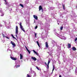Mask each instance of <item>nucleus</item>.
I'll use <instances>...</instances> for the list:
<instances>
[{
    "mask_svg": "<svg viewBox=\"0 0 77 77\" xmlns=\"http://www.w3.org/2000/svg\"><path fill=\"white\" fill-rule=\"evenodd\" d=\"M22 24V23H21V22H20V29H21L22 31H23V32H25V30H24V29L23 28V26H22V25H21Z\"/></svg>",
    "mask_w": 77,
    "mask_h": 77,
    "instance_id": "obj_1",
    "label": "nucleus"
},
{
    "mask_svg": "<svg viewBox=\"0 0 77 77\" xmlns=\"http://www.w3.org/2000/svg\"><path fill=\"white\" fill-rule=\"evenodd\" d=\"M11 44L13 46V48H14L15 47H16V44H15V43L14 42L11 41Z\"/></svg>",
    "mask_w": 77,
    "mask_h": 77,
    "instance_id": "obj_2",
    "label": "nucleus"
},
{
    "mask_svg": "<svg viewBox=\"0 0 77 77\" xmlns=\"http://www.w3.org/2000/svg\"><path fill=\"white\" fill-rule=\"evenodd\" d=\"M18 33V26H16V34Z\"/></svg>",
    "mask_w": 77,
    "mask_h": 77,
    "instance_id": "obj_3",
    "label": "nucleus"
},
{
    "mask_svg": "<svg viewBox=\"0 0 77 77\" xmlns=\"http://www.w3.org/2000/svg\"><path fill=\"white\" fill-rule=\"evenodd\" d=\"M39 11H40L41 10H42V12H43V9H42V6L41 5L39 7Z\"/></svg>",
    "mask_w": 77,
    "mask_h": 77,
    "instance_id": "obj_4",
    "label": "nucleus"
},
{
    "mask_svg": "<svg viewBox=\"0 0 77 77\" xmlns=\"http://www.w3.org/2000/svg\"><path fill=\"white\" fill-rule=\"evenodd\" d=\"M10 57L11 59H12V60H16L17 59L16 57Z\"/></svg>",
    "mask_w": 77,
    "mask_h": 77,
    "instance_id": "obj_5",
    "label": "nucleus"
},
{
    "mask_svg": "<svg viewBox=\"0 0 77 77\" xmlns=\"http://www.w3.org/2000/svg\"><path fill=\"white\" fill-rule=\"evenodd\" d=\"M33 17L35 19L37 20H38V16L35 15H33Z\"/></svg>",
    "mask_w": 77,
    "mask_h": 77,
    "instance_id": "obj_6",
    "label": "nucleus"
},
{
    "mask_svg": "<svg viewBox=\"0 0 77 77\" xmlns=\"http://www.w3.org/2000/svg\"><path fill=\"white\" fill-rule=\"evenodd\" d=\"M31 59H32V60H34V61H35V60H36V58L35 57H31Z\"/></svg>",
    "mask_w": 77,
    "mask_h": 77,
    "instance_id": "obj_7",
    "label": "nucleus"
},
{
    "mask_svg": "<svg viewBox=\"0 0 77 77\" xmlns=\"http://www.w3.org/2000/svg\"><path fill=\"white\" fill-rule=\"evenodd\" d=\"M33 51L34 53H35V54H36V55H37V56H39V53H38V52H36L35 51V50H33Z\"/></svg>",
    "mask_w": 77,
    "mask_h": 77,
    "instance_id": "obj_8",
    "label": "nucleus"
},
{
    "mask_svg": "<svg viewBox=\"0 0 77 77\" xmlns=\"http://www.w3.org/2000/svg\"><path fill=\"white\" fill-rule=\"evenodd\" d=\"M68 48H71V44L69 43H68Z\"/></svg>",
    "mask_w": 77,
    "mask_h": 77,
    "instance_id": "obj_9",
    "label": "nucleus"
},
{
    "mask_svg": "<svg viewBox=\"0 0 77 77\" xmlns=\"http://www.w3.org/2000/svg\"><path fill=\"white\" fill-rule=\"evenodd\" d=\"M45 46L46 48H48V42H46Z\"/></svg>",
    "mask_w": 77,
    "mask_h": 77,
    "instance_id": "obj_10",
    "label": "nucleus"
},
{
    "mask_svg": "<svg viewBox=\"0 0 77 77\" xmlns=\"http://www.w3.org/2000/svg\"><path fill=\"white\" fill-rule=\"evenodd\" d=\"M72 49L74 50V51H75L76 50V48L75 47H73L72 48Z\"/></svg>",
    "mask_w": 77,
    "mask_h": 77,
    "instance_id": "obj_11",
    "label": "nucleus"
},
{
    "mask_svg": "<svg viewBox=\"0 0 77 77\" xmlns=\"http://www.w3.org/2000/svg\"><path fill=\"white\" fill-rule=\"evenodd\" d=\"M20 59H22L23 58V55H22V54H20Z\"/></svg>",
    "mask_w": 77,
    "mask_h": 77,
    "instance_id": "obj_12",
    "label": "nucleus"
},
{
    "mask_svg": "<svg viewBox=\"0 0 77 77\" xmlns=\"http://www.w3.org/2000/svg\"><path fill=\"white\" fill-rule=\"evenodd\" d=\"M62 5H63V9H64L65 10V5H63V4H62Z\"/></svg>",
    "mask_w": 77,
    "mask_h": 77,
    "instance_id": "obj_13",
    "label": "nucleus"
},
{
    "mask_svg": "<svg viewBox=\"0 0 77 77\" xmlns=\"http://www.w3.org/2000/svg\"><path fill=\"white\" fill-rule=\"evenodd\" d=\"M36 42L39 47H40V45H39V42H38V41H37Z\"/></svg>",
    "mask_w": 77,
    "mask_h": 77,
    "instance_id": "obj_14",
    "label": "nucleus"
},
{
    "mask_svg": "<svg viewBox=\"0 0 77 77\" xmlns=\"http://www.w3.org/2000/svg\"><path fill=\"white\" fill-rule=\"evenodd\" d=\"M20 6H21V7H22V8H24V6H23V4H20Z\"/></svg>",
    "mask_w": 77,
    "mask_h": 77,
    "instance_id": "obj_15",
    "label": "nucleus"
},
{
    "mask_svg": "<svg viewBox=\"0 0 77 77\" xmlns=\"http://www.w3.org/2000/svg\"><path fill=\"white\" fill-rule=\"evenodd\" d=\"M50 61H50V60H48V62L47 65H49V63H50Z\"/></svg>",
    "mask_w": 77,
    "mask_h": 77,
    "instance_id": "obj_16",
    "label": "nucleus"
},
{
    "mask_svg": "<svg viewBox=\"0 0 77 77\" xmlns=\"http://www.w3.org/2000/svg\"><path fill=\"white\" fill-rule=\"evenodd\" d=\"M11 36L14 39H16L15 37H14V35H13L12 34H11Z\"/></svg>",
    "mask_w": 77,
    "mask_h": 77,
    "instance_id": "obj_17",
    "label": "nucleus"
},
{
    "mask_svg": "<svg viewBox=\"0 0 77 77\" xmlns=\"http://www.w3.org/2000/svg\"><path fill=\"white\" fill-rule=\"evenodd\" d=\"M47 69H49V65L47 64Z\"/></svg>",
    "mask_w": 77,
    "mask_h": 77,
    "instance_id": "obj_18",
    "label": "nucleus"
},
{
    "mask_svg": "<svg viewBox=\"0 0 77 77\" xmlns=\"http://www.w3.org/2000/svg\"><path fill=\"white\" fill-rule=\"evenodd\" d=\"M53 69H52V72H53V71H54V66H53Z\"/></svg>",
    "mask_w": 77,
    "mask_h": 77,
    "instance_id": "obj_19",
    "label": "nucleus"
},
{
    "mask_svg": "<svg viewBox=\"0 0 77 77\" xmlns=\"http://www.w3.org/2000/svg\"><path fill=\"white\" fill-rule=\"evenodd\" d=\"M27 51L28 52L29 54H30V51L28 49L27 50Z\"/></svg>",
    "mask_w": 77,
    "mask_h": 77,
    "instance_id": "obj_20",
    "label": "nucleus"
},
{
    "mask_svg": "<svg viewBox=\"0 0 77 77\" xmlns=\"http://www.w3.org/2000/svg\"><path fill=\"white\" fill-rule=\"evenodd\" d=\"M60 29L61 30H63V26H61V27H60Z\"/></svg>",
    "mask_w": 77,
    "mask_h": 77,
    "instance_id": "obj_21",
    "label": "nucleus"
},
{
    "mask_svg": "<svg viewBox=\"0 0 77 77\" xmlns=\"http://www.w3.org/2000/svg\"><path fill=\"white\" fill-rule=\"evenodd\" d=\"M4 15V14L3 13L1 15V17H3V16Z\"/></svg>",
    "mask_w": 77,
    "mask_h": 77,
    "instance_id": "obj_22",
    "label": "nucleus"
},
{
    "mask_svg": "<svg viewBox=\"0 0 77 77\" xmlns=\"http://www.w3.org/2000/svg\"><path fill=\"white\" fill-rule=\"evenodd\" d=\"M2 36H3V38H5V37H6L5 36V35H4V34H3V33H2Z\"/></svg>",
    "mask_w": 77,
    "mask_h": 77,
    "instance_id": "obj_23",
    "label": "nucleus"
},
{
    "mask_svg": "<svg viewBox=\"0 0 77 77\" xmlns=\"http://www.w3.org/2000/svg\"><path fill=\"white\" fill-rule=\"evenodd\" d=\"M20 65H17V67H16V68H18V67H20Z\"/></svg>",
    "mask_w": 77,
    "mask_h": 77,
    "instance_id": "obj_24",
    "label": "nucleus"
},
{
    "mask_svg": "<svg viewBox=\"0 0 77 77\" xmlns=\"http://www.w3.org/2000/svg\"><path fill=\"white\" fill-rule=\"evenodd\" d=\"M6 38H7V39H9V38L8 37L5 36V37Z\"/></svg>",
    "mask_w": 77,
    "mask_h": 77,
    "instance_id": "obj_25",
    "label": "nucleus"
},
{
    "mask_svg": "<svg viewBox=\"0 0 77 77\" xmlns=\"http://www.w3.org/2000/svg\"><path fill=\"white\" fill-rule=\"evenodd\" d=\"M37 28H38V26H36L35 27V29H37Z\"/></svg>",
    "mask_w": 77,
    "mask_h": 77,
    "instance_id": "obj_26",
    "label": "nucleus"
},
{
    "mask_svg": "<svg viewBox=\"0 0 77 77\" xmlns=\"http://www.w3.org/2000/svg\"><path fill=\"white\" fill-rule=\"evenodd\" d=\"M25 48H26V50H28V48H27V47H26V46H25Z\"/></svg>",
    "mask_w": 77,
    "mask_h": 77,
    "instance_id": "obj_27",
    "label": "nucleus"
},
{
    "mask_svg": "<svg viewBox=\"0 0 77 77\" xmlns=\"http://www.w3.org/2000/svg\"><path fill=\"white\" fill-rule=\"evenodd\" d=\"M77 40V38H76L75 39V41H76Z\"/></svg>",
    "mask_w": 77,
    "mask_h": 77,
    "instance_id": "obj_28",
    "label": "nucleus"
},
{
    "mask_svg": "<svg viewBox=\"0 0 77 77\" xmlns=\"http://www.w3.org/2000/svg\"><path fill=\"white\" fill-rule=\"evenodd\" d=\"M36 35H37V34H36V33H35V38H36Z\"/></svg>",
    "mask_w": 77,
    "mask_h": 77,
    "instance_id": "obj_29",
    "label": "nucleus"
},
{
    "mask_svg": "<svg viewBox=\"0 0 77 77\" xmlns=\"http://www.w3.org/2000/svg\"><path fill=\"white\" fill-rule=\"evenodd\" d=\"M36 68L38 69V70H39V69L38 67H36Z\"/></svg>",
    "mask_w": 77,
    "mask_h": 77,
    "instance_id": "obj_30",
    "label": "nucleus"
},
{
    "mask_svg": "<svg viewBox=\"0 0 77 77\" xmlns=\"http://www.w3.org/2000/svg\"><path fill=\"white\" fill-rule=\"evenodd\" d=\"M45 65H47V63H46V62H45Z\"/></svg>",
    "mask_w": 77,
    "mask_h": 77,
    "instance_id": "obj_31",
    "label": "nucleus"
},
{
    "mask_svg": "<svg viewBox=\"0 0 77 77\" xmlns=\"http://www.w3.org/2000/svg\"><path fill=\"white\" fill-rule=\"evenodd\" d=\"M5 5H8V2H5Z\"/></svg>",
    "mask_w": 77,
    "mask_h": 77,
    "instance_id": "obj_32",
    "label": "nucleus"
},
{
    "mask_svg": "<svg viewBox=\"0 0 77 77\" xmlns=\"http://www.w3.org/2000/svg\"><path fill=\"white\" fill-rule=\"evenodd\" d=\"M5 3H6V2H7L6 0H5Z\"/></svg>",
    "mask_w": 77,
    "mask_h": 77,
    "instance_id": "obj_33",
    "label": "nucleus"
},
{
    "mask_svg": "<svg viewBox=\"0 0 77 77\" xmlns=\"http://www.w3.org/2000/svg\"><path fill=\"white\" fill-rule=\"evenodd\" d=\"M59 77H62L61 76V75H60Z\"/></svg>",
    "mask_w": 77,
    "mask_h": 77,
    "instance_id": "obj_34",
    "label": "nucleus"
},
{
    "mask_svg": "<svg viewBox=\"0 0 77 77\" xmlns=\"http://www.w3.org/2000/svg\"><path fill=\"white\" fill-rule=\"evenodd\" d=\"M4 0V1L5 0Z\"/></svg>",
    "mask_w": 77,
    "mask_h": 77,
    "instance_id": "obj_35",
    "label": "nucleus"
}]
</instances>
